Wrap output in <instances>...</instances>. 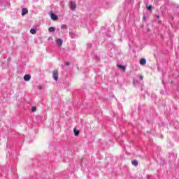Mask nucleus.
I'll return each instance as SVG.
<instances>
[{
    "label": "nucleus",
    "mask_w": 179,
    "mask_h": 179,
    "mask_svg": "<svg viewBox=\"0 0 179 179\" xmlns=\"http://www.w3.org/2000/svg\"><path fill=\"white\" fill-rule=\"evenodd\" d=\"M65 65H66V66H69L70 63L69 62H67L65 63Z\"/></svg>",
    "instance_id": "17"
},
{
    "label": "nucleus",
    "mask_w": 179,
    "mask_h": 179,
    "mask_svg": "<svg viewBox=\"0 0 179 179\" xmlns=\"http://www.w3.org/2000/svg\"><path fill=\"white\" fill-rule=\"evenodd\" d=\"M157 19H159V17H160V16L157 15Z\"/></svg>",
    "instance_id": "20"
},
{
    "label": "nucleus",
    "mask_w": 179,
    "mask_h": 179,
    "mask_svg": "<svg viewBox=\"0 0 179 179\" xmlns=\"http://www.w3.org/2000/svg\"><path fill=\"white\" fill-rule=\"evenodd\" d=\"M64 43V41L62 38H57L56 39V43L59 47H62V43Z\"/></svg>",
    "instance_id": "1"
},
{
    "label": "nucleus",
    "mask_w": 179,
    "mask_h": 179,
    "mask_svg": "<svg viewBox=\"0 0 179 179\" xmlns=\"http://www.w3.org/2000/svg\"><path fill=\"white\" fill-rule=\"evenodd\" d=\"M152 8H153V6L152 5L147 6L148 10H152Z\"/></svg>",
    "instance_id": "13"
},
{
    "label": "nucleus",
    "mask_w": 179,
    "mask_h": 179,
    "mask_svg": "<svg viewBox=\"0 0 179 179\" xmlns=\"http://www.w3.org/2000/svg\"><path fill=\"white\" fill-rule=\"evenodd\" d=\"M30 79H31V76H30V75H29V74H26L24 76V80H25L26 82H29V80H30Z\"/></svg>",
    "instance_id": "5"
},
{
    "label": "nucleus",
    "mask_w": 179,
    "mask_h": 179,
    "mask_svg": "<svg viewBox=\"0 0 179 179\" xmlns=\"http://www.w3.org/2000/svg\"><path fill=\"white\" fill-rule=\"evenodd\" d=\"M29 13V10L26 8H22L21 15L22 16H24V15H27Z\"/></svg>",
    "instance_id": "3"
},
{
    "label": "nucleus",
    "mask_w": 179,
    "mask_h": 179,
    "mask_svg": "<svg viewBox=\"0 0 179 179\" xmlns=\"http://www.w3.org/2000/svg\"><path fill=\"white\" fill-rule=\"evenodd\" d=\"M140 64H141V65H146V59H144V58L141 59L140 60Z\"/></svg>",
    "instance_id": "7"
},
{
    "label": "nucleus",
    "mask_w": 179,
    "mask_h": 179,
    "mask_svg": "<svg viewBox=\"0 0 179 179\" xmlns=\"http://www.w3.org/2000/svg\"><path fill=\"white\" fill-rule=\"evenodd\" d=\"M7 61H8V62H10V58L8 57V58L7 59Z\"/></svg>",
    "instance_id": "19"
},
{
    "label": "nucleus",
    "mask_w": 179,
    "mask_h": 179,
    "mask_svg": "<svg viewBox=\"0 0 179 179\" xmlns=\"http://www.w3.org/2000/svg\"><path fill=\"white\" fill-rule=\"evenodd\" d=\"M148 31H149V29H148Z\"/></svg>",
    "instance_id": "21"
},
{
    "label": "nucleus",
    "mask_w": 179,
    "mask_h": 179,
    "mask_svg": "<svg viewBox=\"0 0 179 179\" xmlns=\"http://www.w3.org/2000/svg\"><path fill=\"white\" fill-rule=\"evenodd\" d=\"M29 31H30L31 34H36V33H37V29H31Z\"/></svg>",
    "instance_id": "9"
},
{
    "label": "nucleus",
    "mask_w": 179,
    "mask_h": 179,
    "mask_svg": "<svg viewBox=\"0 0 179 179\" xmlns=\"http://www.w3.org/2000/svg\"><path fill=\"white\" fill-rule=\"evenodd\" d=\"M131 164H133V166H138V160H134L131 162Z\"/></svg>",
    "instance_id": "11"
},
{
    "label": "nucleus",
    "mask_w": 179,
    "mask_h": 179,
    "mask_svg": "<svg viewBox=\"0 0 179 179\" xmlns=\"http://www.w3.org/2000/svg\"><path fill=\"white\" fill-rule=\"evenodd\" d=\"M117 66H118L119 69H122V71L123 72H125V66H124L118 65Z\"/></svg>",
    "instance_id": "10"
},
{
    "label": "nucleus",
    "mask_w": 179,
    "mask_h": 179,
    "mask_svg": "<svg viewBox=\"0 0 179 179\" xmlns=\"http://www.w3.org/2000/svg\"><path fill=\"white\" fill-rule=\"evenodd\" d=\"M38 89H39V90H41L43 89V87H41V85H39V86L38 87Z\"/></svg>",
    "instance_id": "18"
},
{
    "label": "nucleus",
    "mask_w": 179,
    "mask_h": 179,
    "mask_svg": "<svg viewBox=\"0 0 179 179\" xmlns=\"http://www.w3.org/2000/svg\"><path fill=\"white\" fill-rule=\"evenodd\" d=\"M48 31L50 33H54L55 31V28H54V27H49Z\"/></svg>",
    "instance_id": "8"
},
{
    "label": "nucleus",
    "mask_w": 179,
    "mask_h": 179,
    "mask_svg": "<svg viewBox=\"0 0 179 179\" xmlns=\"http://www.w3.org/2000/svg\"><path fill=\"white\" fill-rule=\"evenodd\" d=\"M50 17L52 20H58V16L55 14L52 13Z\"/></svg>",
    "instance_id": "6"
},
{
    "label": "nucleus",
    "mask_w": 179,
    "mask_h": 179,
    "mask_svg": "<svg viewBox=\"0 0 179 179\" xmlns=\"http://www.w3.org/2000/svg\"><path fill=\"white\" fill-rule=\"evenodd\" d=\"M70 9L75 10L76 9V4L73 1L70 2Z\"/></svg>",
    "instance_id": "2"
},
{
    "label": "nucleus",
    "mask_w": 179,
    "mask_h": 179,
    "mask_svg": "<svg viewBox=\"0 0 179 179\" xmlns=\"http://www.w3.org/2000/svg\"><path fill=\"white\" fill-rule=\"evenodd\" d=\"M31 110L33 113H34V111H36L37 108L36 107H33Z\"/></svg>",
    "instance_id": "15"
},
{
    "label": "nucleus",
    "mask_w": 179,
    "mask_h": 179,
    "mask_svg": "<svg viewBox=\"0 0 179 179\" xmlns=\"http://www.w3.org/2000/svg\"><path fill=\"white\" fill-rule=\"evenodd\" d=\"M74 135L76 136H78V135H79V131L76 130V129H74Z\"/></svg>",
    "instance_id": "12"
},
{
    "label": "nucleus",
    "mask_w": 179,
    "mask_h": 179,
    "mask_svg": "<svg viewBox=\"0 0 179 179\" xmlns=\"http://www.w3.org/2000/svg\"><path fill=\"white\" fill-rule=\"evenodd\" d=\"M139 79H141V80H143V76L140 75L139 76Z\"/></svg>",
    "instance_id": "16"
},
{
    "label": "nucleus",
    "mask_w": 179,
    "mask_h": 179,
    "mask_svg": "<svg viewBox=\"0 0 179 179\" xmlns=\"http://www.w3.org/2000/svg\"><path fill=\"white\" fill-rule=\"evenodd\" d=\"M62 29H68V27H66V24H63V25H62Z\"/></svg>",
    "instance_id": "14"
},
{
    "label": "nucleus",
    "mask_w": 179,
    "mask_h": 179,
    "mask_svg": "<svg viewBox=\"0 0 179 179\" xmlns=\"http://www.w3.org/2000/svg\"><path fill=\"white\" fill-rule=\"evenodd\" d=\"M52 75L54 80H58V71H54Z\"/></svg>",
    "instance_id": "4"
}]
</instances>
